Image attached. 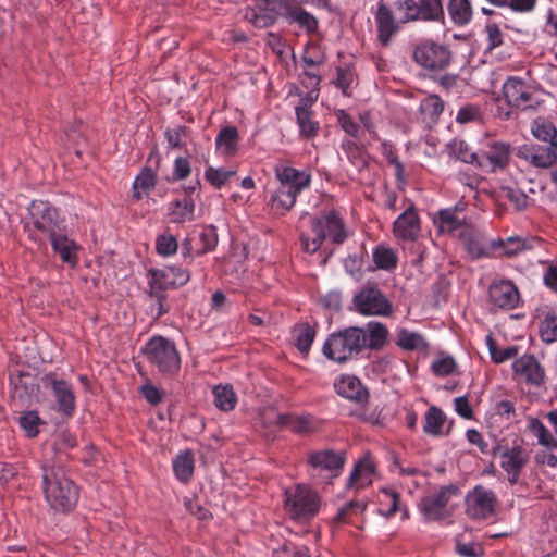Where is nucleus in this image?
<instances>
[{"label": "nucleus", "instance_id": "f257e3e1", "mask_svg": "<svg viewBox=\"0 0 557 557\" xmlns=\"http://www.w3.org/2000/svg\"><path fill=\"white\" fill-rule=\"evenodd\" d=\"M42 488L46 500L55 511H71L77 504L78 488L59 466L42 467Z\"/></svg>", "mask_w": 557, "mask_h": 557}, {"label": "nucleus", "instance_id": "f03ea898", "mask_svg": "<svg viewBox=\"0 0 557 557\" xmlns=\"http://www.w3.org/2000/svg\"><path fill=\"white\" fill-rule=\"evenodd\" d=\"M364 343L363 327L349 326L327 336L323 354L336 363H345L364 350Z\"/></svg>", "mask_w": 557, "mask_h": 557}, {"label": "nucleus", "instance_id": "7ed1b4c3", "mask_svg": "<svg viewBox=\"0 0 557 557\" xmlns=\"http://www.w3.org/2000/svg\"><path fill=\"white\" fill-rule=\"evenodd\" d=\"M311 227L313 232L312 238L305 234L300 236L302 248L309 253H313L320 248L326 235L335 244L343 243L347 237L342 219L332 210L323 211L319 216L313 218Z\"/></svg>", "mask_w": 557, "mask_h": 557}, {"label": "nucleus", "instance_id": "20e7f679", "mask_svg": "<svg viewBox=\"0 0 557 557\" xmlns=\"http://www.w3.org/2000/svg\"><path fill=\"white\" fill-rule=\"evenodd\" d=\"M284 507L292 519H312L320 510L321 498L310 486L297 484L285 490Z\"/></svg>", "mask_w": 557, "mask_h": 557}, {"label": "nucleus", "instance_id": "39448f33", "mask_svg": "<svg viewBox=\"0 0 557 557\" xmlns=\"http://www.w3.org/2000/svg\"><path fill=\"white\" fill-rule=\"evenodd\" d=\"M28 212L29 222L27 226L30 237L35 240L45 242L48 237L64 227L57 210L46 201H33L28 208Z\"/></svg>", "mask_w": 557, "mask_h": 557}, {"label": "nucleus", "instance_id": "423d86ee", "mask_svg": "<svg viewBox=\"0 0 557 557\" xmlns=\"http://www.w3.org/2000/svg\"><path fill=\"white\" fill-rule=\"evenodd\" d=\"M145 354L148 361L162 374L174 375L181 368V357L175 344L163 336L150 338Z\"/></svg>", "mask_w": 557, "mask_h": 557}, {"label": "nucleus", "instance_id": "0eeeda50", "mask_svg": "<svg viewBox=\"0 0 557 557\" xmlns=\"http://www.w3.org/2000/svg\"><path fill=\"white\" fill-rule=\"evenodd\" d=\"M412 59L426 71L441 72L450 64L451 52L445 45L423 40L414 47Z\"/></svg>", "mask_w": 557, "mask_h": 557}, {"label": "nucleus", "instance_id": "6e6552de", "mask_svg": "<svg viewBox=\"0 0 557 557\" xmlns=\"http://www.w3.org/2000/svg\"><path fill=\"white\" fill-rule=\"evenodd\" d=\"M493 455L499 458L500 468L507 473L510 484H516L522 470L530 461L529 451L521 445H497Z\"/></svg>", "mask_w": 557, "mask_h": 557}, {"label": "nucleus", "instance_id": "1a4fd4ad", "mask_svg": "<svg viewBox=\"0 0 557 557\" xmlns=\"http://www.w3.org/2000/svg\"><path fill=\"white\" fill-rule=\"evenodd\" d=\"M287 9V0H255L253 5L245 9L244 17L255 27L265 28L273 25Z\"/></svg>", "mask_w": 557, "mask_h": 557}, {"label": "nucleus", "instance_id": "9d476101", "mask_svg": "<svg viewBox=\"0 0 557 557\" xmlns=\"http://www.w3.org/2000/svg\"><path fill=\"white\" fill-rule=\"evenodd\" d=\"M352 302L362 315H389L392 312V304L374 286L363 287L354 296Z\"/></svg>", "mask_w": 557, "mask_h": 557}, {"label": "nucleus", "instance_id": "9b49d317", "mask_svg": "<svg viewBox=\"0 0 557 557\" xmlns=\"http://www.w3.org/2000/svg\"><path fill=\"white\" fill-rule=\"evenodd\" d=\"M459 494V488L449 484L438 491L423 496L419 502V508L428 520H441L446 517L449 500Z\"/></svg>", "mask_w": 557, "mask_h": 557}, {"label": "nucleus", "instance_id": "f8f14e48", "mask_svg": "<svg viewBox=\"0 0 557 557\" xmlns=\"http://www.w3.org/2000/svg\"><path fill=\"white\" fill-rule=\"evenodd\" d=\"M345 453L334 450L312 451L308 455V462L312 469V476L332 479L339 475L345 465Z\"/></svg>", "mask_w": 557, "mask_h": 557}, {"label": "nucleus", "instance_id": "ddd939ff", "mask_svg": "<svg viewBox=\"0 0 557 557\" xmlns=\"http://www.w3.org/2000/svg\"><path fill=\"white\" fill-rule=\"evenodd\" d=\"M465 504L466 512L471 519L482 520L494 513L497 499L492 490L476 485L466 495Z\"/></svg>", "mask_w": 557, "mask_h": 557}, {"label": "nucleus", "instance_id": "4468645a", "mask_svg": "<svg viewBox=\"0 0 557 557\" xmlns=\"http://www.w3.org/2000/svg\"><path fill=\"white\" fill-rule=\"evenodd\" d=\"M488 299L497 308L512 310L519 306L520 293L509 280H495L488 287Z\"/></svg>", "mask_w": 557, "mask_h": 557}, {"label": "nucleus", "instance_id": "2eb2a0df", "mask_svg": "<svg viewBox=\"0 0 557 557\" xmlns=\"http://www.w3.org/2000/svg\"><path fill=\"white\" fill-rule=\"evenodd\" d=\"M150 289L151 290H166L171 287L185 285L189 278L187 270L177 267H165L163 269L150 270Z\"/></svg>", "mask_w": 557, "mask_h": 557}, {"label": "nucleus", "instance_id": "dca6fc26", "mask_svg": "<svg viewBox=\"0 0 557 557\" xmlns=\"http://www.w3.org/2000/svg\"><path fill=\"white\" fill-rule=\"evenodd\" d=\"M503 95L508 106L520 110L534 107L533 94L519 78L510 77L503 85Z\"/></svg>", "mask_w": 557, "mask_h": 557}, {"label": "nucleus", "instance_id": "f3484780", "mask_svg": "<svg viewBox=\"0 0 557 557\" xmlns=\"http://www.w3.org/2000/svg\"><path fill=\"white\" fill-rule=\"evenodd\" d=\"M376 32H377V40L383 47H387L393 37L400 30L401 23L399 20L395 18V15L392 9L380 2L377 4V9L374 15Z\"/></svg>", "mask_w": 557, "mask_h": 557}, {"label": "nucleus", "instance_id": "a211bd4d", "mask_svg": "<svg viewBox=\"0 0 557 557\" xmlns=\"http://www.w3.org/2000/svg\"><path fill=\"white\" fill-rule=\"evenodd\" d=\"M513 373L529 385L540 387L545 382V370L533 355H523L515 360Z\"/></svg>", "mask_w": 557, "mask_h": 557}, {"label": "nucleus", "instance_id": "6ab92c4d", "mask_svg": "<svg viewBox=\"0 0 557 557\" xmlns=\"http://www.w3.org/2000/svg\"><path fill=\"white\" fill-rule=\"evenodd\" d=\"M510 147L505 143L494 141L485 150L478 154V166L495 172L504 169L509 160Z\"/></svg>", "mask_w": 557, "mask_h": 557}, {"label": "nucleus", "instance_id": "aec40b11", "mask_svg": "<svg viewBox=\"0 0 557 557\" xmlns=\"http://www.w3.org/2000/svg\"><path fill=\"white\" fill-rule=\"evenodd\" d=\"M44 382L51 387L59 411L67 417L72 416L75 410V395L71 384L53 374L46 375Z\"/></svg>", "mask_w": 557, "mask_h": 557}, {"label": "nucleus", "instance_id": "412c9836", "mask_svg": "<svg viewBox=\"0 0 557 557\" xmlns=\"http://www.w3.org/2000/svg\"><path fill=\"white\" fill-rule=\"evenodd\" d=\"M47 239L50 240L53 251L64 263L69 264L71 268L77 265L79 246L74 239L67 236L64 227Z\"/></svg>", "mask_w": 557, "mask_h": 557}, {"label": "nucleus", "instance_id": "4be33fe9", "mask_svg": "<svg viewBox=\"0 0 557 557\" xmlns=\"http://www.w3.org/2000/svg\"><path fill=\"white\" fill-rule=\"evenodd\" d=\"M518 157L537 168H548L556 162L557 154L554 145L525 144L518 150Z\"/></svg>", "mask_w": 557, "mask_h": 557}, {"label": "nucleus", "instance_id": "5701e85b", "mask_svg": "<svg viewBox=\"0 0 557 557\" xmlns=\"http://www.w3.org/2000/svg\"><path fill=\"white\" fill-rule=\"evenodd\" d=\"M393 233L396 238L414 240L420 233V220L412 206L407 208L394 222Z\"/></svg>", "mask_w": 557, "mask_h": 557}, {"label": "nucleus", "instance_id": "b1692460", "mask_svg": "<svg viewBox=\"0 0 557 557\" xmlns=\"http://www.w3.org/2000/svg\"><path fill=\"white\" fill-rule=\"evenodd\" d=\"M274 173L280 184L294 185L300 190L307 189L311 184V174L307 171H300L292 166L276 165Z\"/></svg>", "mask_w": 557, "mask_h": 557}, {"label": "nucleus", "instance_id": "393cba45", "mask_svg": "<svg viewBox=\"0 0 557 557\" xmlns=\"http://www.w3.org/2000/svg\"><path fill=\"white\" fill-rule=\"evenodd\" d=\"M423 431L428 435L444 436L450 431L445 413L436 406L430 407L424 414Z\"/></svg>", "mask_w": 557, "mask_h": 557}, {"label": "nucleus", "instance_id": "a878e982", "mask_svg": "<svg viewBox=\"0 0 557 557\" xmlns=\"http://www.w3.org/2000/svg\"><path fill=\"white\" fill-rule=\"evenodd\" d=\"M335 388L338 395L355 400L357 403H363L368 399V391L363 387L360 380L352 375L343 376L337 383Z\"/></svg>", "mask_w": 557, "mask_h": 557}, {"label": "nucleus", "instance_id": "bb28decb", "mask_svg": "<svg viewBox=\"0 0 557 557\" xmlns=\"http://www.w3.org/2000/svg\"><path fill=\"white\" fill-rule=\"evenodd\" d=\"M195 202L191 197L185 196L168 205V215L170 221L175 224L191 222L195 216Z\"/></svg>", "mask_w": 557, "mask_h": 557}, {"label": "nucleus", "instance_id": "cd10ccee", "mask_svg": "<svg viewBox=\"0 0 557 557\" xmlns=\"http://www.w3.org/2000/svg\"><path fill=\"white\" fill-rule=\"evenodd\" d=\"M301 191L294 185L280 184V187L271 197L273 208L281 210L282 213L289 211L295 206L297 196Z\"/></svg>", "mask_w": 557, "mask_h": 557}, {"label": "nucleus", "instance_id": "c85d7f7f", "mask_svg": "<svg viewBox=\"0 0 557 557\" xmlns=\"http://www.w3.org/2000/svg\"><path fill=\"white\" fill-rule=\"evenodd\" d=\"M239 141L238 131L235 126L223 127L215 137L216 150L224 156H233L237 152Z\"/></svg>", "mask_w": 557, "mask_h": 557}, {"label": "nucleus", "instance_id": "c756f323", "mask_svg": "<svg viewBox=\"0 0 557 557\" xmlns=\"http://www.w3.org/2000/svg\"><path fill=\"white\" fill-rule=\"evenodd\" d=\"M364 349H380L386 343L387 329L380 322H370L363 327Z\"/></svg>", "mask_w": 557, "mask_h": 557}, {"label": "nucleus", "instance_id": "7c9ffc66", "mask_svg": "<svg viewBox=\"0 0 557 557\" xmlns=\"http://www.w3.org/2000/svg\"><path fill=\"white\" fill-rule=\"evenodd\" d=\"M492 248L499 251V255L512 257L519 252L530 249L531 246L520 236H511L506 239H498L492 243Z\"/></svg>", "mask_w": 557, "mask_h": 557}, {"label": "nucleus", "instance_id": "2f4dec72", "mask_svg": "<svg viewBox=\"0 0 557 557\" xmlns=\"http://www.w3.org/2000/svg\"><path fill=\"white\" fill-rule=\"evenodd\" d=\"M447 10L456 25H467L472 18V7L469 0H449Z\"/></svg>", "mask_w": 557, "mask_h": 557}, {"label": "nucleus", "instance_id": "473e14b6", "mask_svg": "<svg viewBox=\"0 0 557 557\" xmlns=\"http://www.w3.org/2000/svg\"><path fill=\"white\" fill-rule=\"evenodd\" d=\"M156 175L150 168H144L133 183V198L139 200L148 195L156 186Z\"/></svg>", "mask_w": 557, "mask_h": 557}, {"label": "nucleus", "instance_id": "72a5a7b5", "mask_svg": "<svg viewBox=\"0 0 557 557\" xmlns=\"http://www.w3.org/2000/svg\"><path fill=\"white\" fill-rule=\"evenodd\" d=\"M175 476L183 483H187L194 473V454L191 450L181 453L173 461Z\"/></svg>", "mask_w": 557, "mask_h": 557}, {"label": "nucleus", "instance_id": "f704fd0d", "mask_svg": "<svg viewBox=\"0 0 557 557\" xmlns=\"http://www.w3.org/2000/svg\"><path fill=\"white\" fill-rule=\"evenodd\" d=\"M418 9L420 21L423 22H444V9L442 0H419Z\"/></svg>", "mask_w": 557, "mask_h": 557}, {"label": "nucleus", "instance_id": "c9c22d12", "mask_svg": "<svg viewBox=\"0 0 557 557\" xmlns=\"http://www.w3.org/2000/svg\"><path fill=\"white\" fill-rule=\"evenodd\" d=\"M457 207L443 209L437 214V224L440 232L451 233L462 226L463 219L459 216Z\"/></svg>", "mask_w": 557, "mask_h": 557}, {"label": "nucleus", "instance_id": "e433bc0d", "mask_svg": "<svg viewBox=\"0 0 557 557\" xmlns=\"http://www.w3.org/2000/svg\"><path fill=\"white\" fill-rule=\"evenodd\" d=\"M214 405L222 411H231L237 403L236 394L231 385H218L212 389Z\"/></svg>", "mask_w": 557, "mask_h": 557}, {"label": "nucleus", "instance_id": "4c0bfd02", "mask_svg": "<svg viewBox=\"0 0 557 557\" xmlns=\"http://www.w3.org/2000/svg\"><path fill=\"white\" fill-rule=\"evenodd\" d=\"M373 472V461L370 458L366 457L355 466L349 476V484L358 486L369 484L371 483V475Z\"/></svg>", "mask_w": 557, "mask_h": 557}, {"label": "nucleus", "instance_id": "58836bf2", "mask_svg": "<svg viewBox=\"0 0 557 557\" xmlns=\"http://www.w3.org/2000/svg\"><path fill=\"white\" fill-rule=\"evenodd\" d=\"M293 337L298 350L308 354L315 337V331L308 323H301L294 327Z\"/></svg>", "mask_w": 557, "mask_h": 557}, {"label": "nucleus", "instance_id": "ea45409f", "mask_svg": "<svg viewBox=\"0 0 557 557\" xmlns=\"http://www.w3.org/2000/svg\"><path fill=\"white\" fill-rule=\"evenodd\" d=\"M529 429L536 436L540 445L547 449H557V440L539 419H531L529 421Z\"/></svg>", "mask_w": 557, "mask_h": 557}, {"label": "nucleus", "instance_id": "a19ab883", "mask_svg": "<svg viewBox=\"0 0 557 557\" xmlns=\"http://www.w3.org/2000/svg\"><path fill=\"white\" fill-rule=\"evenodd\" d=\"M394 8L399 13V23H401V25L420 21L418 1L395 0Z\"/></svg>", "mask_w": 557, "mask_h": 557}, {"label": "nucleus", "instance_id": "79ce46f5", "mask_svg": "<svg viewBox=\"0 0 557 557\" xmlns=\"http://www.w3.org/2000/svg\"><path fill=\"white\" fill-rule=\"evenodd\" d=\"M396 344L406 350L421 349L426 346L424 338L416 332L401 329L396 334Z\"/></svg>", "mask_w": 557, "mask_h": 557}, {"label": "nucleus", "instance_id": "37998d69", "mask_svg": "<svg viewBox=\"0 0 557 557\" xmlns=\"http://www.w3.org/2000/svg\"><path fill=\"white\" fill-rule=\"evenodd\" d=\"M461 239L466 251L471 258L478 259L485 255L484 245L473 231L465 228L461 232Z\"/></svg>", "mask_w": 557, "mask_h": 557}, {"label": "nucleus", "instance_id": "c03bdc74", "mask_svg": "<svg viewBox=\"0 0 557 557\" xmlns=\"http://www.w3.org/2000/svg\"><path fill=\"white\" fill-rule=\"evenodd\" d=\"M450 154L456 159L465 162L478 165V153L471 151L468 144L460 139H454L448 145Z\"/></svg>", "mask_w": 557, "mask_h": 557}, {"label": "nucleus", "instance_id": "a18cd8bd", "mask_svg": "<svg viewBox=\"0 0 557 557\" xmlns=\"http://www.w3.org/2000/svg\"><path fill=\"white\" fill-rule=\"evenodd\" d=\"M444 110L443 100L436 95L425 97L420 103V112L431 121L436 120Z\"/></svg>", "mask_w": 557, "mask_h": 557}, {"label": "nucleus", "instance_id": "49530a36", "mask_svg": "<svg viewBox=\"0 0 557 557\" xmlns=\"http://www.w3.org/2000/svg\"><path fill=\"white\" fill-rule=\"evenodd\" d=\"M289 22L297 23L300 27L305 28L309 34L318 29V20L309 12L298 9L293 10L287 15Z\"/></svg>", "mask_w": 557, "mask_h": 557}, {"label": "nucleus", "instance_id": "de8ad7c7", "mask_svg": "<svg viewBox=\"0 0 557 557\" xmlns=\"http://www.w3.org/2000/svg\"><path fill=\"white\" fill-rule=\"evenodd\" d=\"M297 122L300 127V132L306 137L315 135L318 131V124L311 120V111L308 107L296 108Z\"/></svg>", "mask_w": 557, "mask_h": 557}, {"label": "nucleus", "instance_id": "09e8293b", "mask_svg": "<svg viewBox=\"0 0 557 557\" xmlns=\"http://www.w3.org/2000/svg\"><path fill=\"white\" fill-rule=\"evenodd\" d=\"M373 261L380 269L392 270L397 264V256L391 248L377 247L373 252Z\"/></svg>", "mask_w": 557, "mask_h": 557}, {"label": "nucleus", "instance_id": "8fccbe9b", "mask_svg": "<svg viewBox=\"0 0 557 557\" xmlns=\"http://www.w3.org/2000/svg\"><path fill=\"white\" fill-rule=\"evenodd\" d=\"M235 170L215 169L209 166L205 172V178L214 188H221L228 180L235 176Z\"/></svg>", "mask_w": 557, "mask_h": 557}, {"label": "nucleus", "instance_id": "3c124183", "mask_svg": "<svg viewBox=\"0 0 557 557\" xmlns=\"http://www.w3.org/2000/svg\"><path fill=\"white\" fill-rule=\"evenodd\" d=\"M164 136L169 148H183L185 146V139L189 136V128L183 125L168 128Z\"/></svg>", "mask_w": 557, "mask_h": 557}, {"label": "nucleus", "instance_id": "603ef678", "mask_svg": "<svg viewBox=\"0 0 557 557\" xmlns=\"http://www.w3.org/2000/svg\"><path fill=\"white\" fill-rule=\"evenodd\" d=\"M342 148L345 151L348 160L358 170H362L367 166L366 158L362 154L360 148L351 140H344Z\"/></svg>", "mask_w": 557, "mask_h": 557}, {"label": "nucleus", "instance_id": "864d4df0", "mask_svg": "<svg viewBox=\"0 0 557 557\" xmlns=\"http://www.w3.org/2000/svg\"><path fill=\"white\" fill-rule=\"evenodd\" d=\"M533 135L545 143L546 145H554L553 140L557 136V129L553 123L547 121L535 122L532 128Z\"/></svg>", "mask_w": 557, "mask_h": 557}, {"label": "nucleus", "instance_id": "5fc2aeb1", "mask_svg": "<svg viewBox=\"0 0 557 557\" xmlns=\"http://www.w3.org/2000/svg\"><path fill=\"white\" fill-rule=\"evenodd\" d=\"M177 239L171 234H161L156 239V249L160 256H172L177 251Z\"/></svg>", "mask_w": 557, "mask_h": 557}, {"label": "nucleus", "instance_id": "6e6d98bb", "mask_svg": "<svg viewBox=\"0 0 557 557\" xmlns=\"http://www.w3.org/2000/svg\"><path fill=\"white\" fill-rule=\"evenodd\" d=\"M383 493L385 494V497L387 498V505L388 509L385 512V518H396V513L399 512V519L405 520L407 519L408 512L406 508H403L400 506V499L397 493L395 492H387L386 490H383Z\"/></svg>", "mask_w": 557, "mask_h": 557}, {"label": "nucleus", "instance_id": "4d7b16f0", "mask_svg": "<svg viewBox=\"0 0 557 557\" xmlns=\"http://www.w3.org/2000/svg\"><path fill=\"white\" fill-rule=\"evenodd\" d=\"M456 552L461 557H481L484 553L481 544L476 542H465L462 535L456 539Z\"/></svg>", "mask_w": 557, "mask_h": 557}, {"label": "nucleus", "instance_id": "13d9d810", "mask_svg": "<svg viewBox=\"0 0 557 557\" xmlns=\"http://www.w3.org/2000/svg\"><path fill=\"white\" fill-rule=\"evenodd\" d=\"M431 369L434 374L446 376L455 373L457 363L451 356H441L432 362Z\"/></svg>", "mask_w": 557, "mask_h": 557}, {"label": "nucleus", "instance_id": "bf43d9fd", "mask_svg": "<svg viewBox=\"0 0 557 557\" xmlns=\"http://www.w3.org/2000/svg\"><path fill=\"white\" fill-rule=\"evenodd\" d=\"M541 337L545 343L557 341V314H547L540 329Z\"/></svg>", "mask_w": 557, "mask_h": 557}, {"label": "nucleus", "instance_id": "052dcab7", "mask_svg": "<svg viewBox=\"0 0 557 557\" xmlns=\"http://www.w3.org/2000/svg\"><path fill=\"white\" fill-rule=\"evenodd\" d=\"M40 423V418L35 411H28L20 418V425L26 432L28 437H35L38 435V426Z\"/></svg>", "mask_w": 557, "mask_h": 557}, {"label": "nucleus", "instance_id": "680f3d73", "mask_svg": "<svg viewBox=\"0 0 557 557\" xmlns=\"http://www.w3.org/2000/svg\"><path fill=\"white\" fill-rule=\"evenodd\" d=\"M364 510V506L356 503L350 502L338 509L336 516H335V522H341L343 520H351L359 518V515L362 513Z\"/></svg>", "mask_w": 557, "mask_h": 557}, {"label": "nucleus", "instance_id": "e2e57ef3", "mask_svg": "<svg viewBox=\"0 0 557 557\" xmlns=\"http://www.w3.org/2000/svg\"><path fill=\"white\" fill-rule=\"evenodd\" d=\"M485 34H486V40H487V50H493L497 47H500L503 45V38L504 34L502 33L500 28L495 23H488L485 26Z\"/></svg>", "mask_w": 557, "mask_h": 557}, {"label": "nucleus", "instance_id": "0e129e2a", "mask_svg": "<svg viewBox=\"0 0 557 557\" xmlns=\"http://www.w3.org/2000/svg\"><path fill=\"white\" fill-rule=\"evenodd\" d=\"M281 421L296 433H305L310 430L309 420L304 417L282 416Z\"/></svg>", "mask_w": 557, "mask_h": 557}, {"label": "nucleus", "instance_id": "69168bd1", "mask_svg": "<svg viewBox=\"0 0 557 557\" xmlns=\"http://www.w3.org/2000/svg\"><path fill=\"white\" fill-rule=\"evenodd\" d=\"M336 73L337 76L334 82L336 87L339 88L345 96H349V88L354 81L352 72L349 69L338 67Z\"/></svg>", "mask_w": 557, "mask_h": 557}, {"label": "nucleus", "instance_id": "338daca9", "mask_svg": "<svg viewBox=\"0 0 557 557\" xmlns=\"http://www.w3.org/2000/svg\"><path fill=\"white\" fill-rule=\"evenodd\" d=\"M200 240L202 243V248L200 253H205L207 251H211L215 248L218 244V234L214 226L206 227L200 233Z\"/></svg>", "mask_w": 557, "mask_h": 557}, {"label": "nucleus", "instance_id": "774afa93", "mask_svg": "<svg viewBox=\"0 0 557 557\" xmlns=\"http://www.w3.org/2000/svg\"><path fill=\"white\" fill-rule=\"evenodd\" d=\"M490 352H491L492 359L496 363H502V362L515 357L518 354V348L516 346H508L506 348H498L495 346H491Z\"/></svg>", "mask_w": 557, "mask_h": 557}]
</instances>
